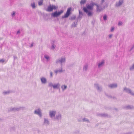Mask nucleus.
I'll list each match as a JSON object with an SVG mask.
<instances>
[{"mask_svg":"<svg viewBox=\"0 0 134 134\" xmlns=\"http://www.w3.org/2000/svg\"><path fill=\"white\" fill-rule=\"evenodd\" d=\"M94 5L96 6L97 11L99 12L100 11V10L99 9V6L96 4L94 3L93 2H92L90 4L87 5L86 7H84L83 8V9L84 11L87 14L88 16H91L92 15V12L89 11L93 10V7Z\"/></svg>","mask_w":134,"mask_h":134,"instance_id":"1","label":"nucleus"},{"mask_svg":"<svg viewBox=\"0 0 134 134\" xmlns=\"http://www.w3.org/2000/svg\"><path fill=\"white\" fill-rule=\"evenodd\" d=\"M58 8L57 6L53 5H50L48 6L46 11L50 12L53 11V10L57 9Z\"/></svg>","mask_w":134,"mask_h":134,"instance_id":"2","label":"nucleus"},{"mask_svg":"<svg viewBox=\"0 0 134 134\" xmlns=\"http://www.w3.org/2000/svg\"><path fill=\"white\" fill-rule=\"evenodd\" d=\"M63 12V10H61L60 11L58 12L56 11L54 13H52L51 14V15L52 17H57L60 15Z\"/></svg>","mask_w":134,"mask_h":134,"instance_id":"3","label":"nucleus"},{"mask_svg":"<svg viewBox=\"0 0 134 134\" xmlns=\"http://www.w3.org/2000/svg\"><path fill=\"white\" fill-rule=\"evenodd\" d=\"M71 10V8H69L68 9L67 11L66 14L62 16L63 18H66L68 17L70 14V11Z\"/></svg>","mask_w":134,"mask_h":134,"instance_id":"4","label":"nucleus"},{"mask_svg":"<svg viewBox=\"0 0 134 134\" xmlns=\"http://www.w3.org/2000/svg\"><path fill=\"white\" fill-rule=\"evenodd\" d=\"M55 112V111H52L50 112V115L51 117H52L54 116Z\"/></svg>","mask_w":134,"mask_h":134,"instance_id":"5","label":"nucleus"},{"mask_svg":"<svg viewBox=\"0 0 134 134\" xmlns=\"http://www.w3.org/2000/svg\"><path fill=\"white\" fill-rule=\"evenodd\" d=\"M35 114H38L41 116V112L39 110H37L35 111Z\"/></svg>","mask_w":134,"mask_h":134,"instance_id":"6","label":"nucleus"},{"mask_svg":"<svg viewBox=\"0 0 134 134\" xmlns=\"http://www.w3.org/2000/svg\"><path fill=\"white\" fill-rule=\"evenodd\" d=\"M123 1H119V3H116V5L117 6H118L121 5L123 3Z\"/></svg>","mask_w":134,"mask_h":134,"instance_id":"7","label":"nucleus"},{"mask_svg":"<svg viewBox=\"0 0 134 134\" xmlns=\"http://www.w3.org/2000/svg\"><path fill=\"white\" fill-rule=\"evenodd\" d=\"M41 80L42 82L44 83H45L46 82V79L44 78H42L41 79Z\"/></svg>","mask_w":134,"mask_h":134,"instance_id":"8","label":"nucleus"},{"mask_svg":"<svg viewBox=\"0 0 134 134\" xmlns=\"http://www.w3.org/2000/svg\"><path fill=\"white\" fill-rule=\"evenodd\" d=\"M43 2V0H40L38 2V5H41L42 4Z\"/></svg>","mask_w":134,"mask_h":134,"instance_id":"9","label":"nucleus"},{"mask_svg":"<svg viewBox=\"0 0 134 134\" xmlns=\"http://www.w3.org/2000/svg\"><path fill=\"white\" fill-rule=\"evenodd\" d=\"M86 0H81L80 2V4H84L86 3Z\"/></svg>","mask_w":134,"mask_h":134,"instance_id":"10","label":"nucleus"},{"mask_svg":"<svg viewBox=\"0 0 134 134\" xmlns=\"http://www.w3.org/2000/svg\"><path fill=\"white\" fill-rule=\"evenodd\" d=\"M110 86L111 88H113V87H116L117 86V85L116 84H112L110 85Z\"/></svg>","mask_w":134,"mask_h":134,"instance_id":"11","label":"nucleus"},{"mask_svg":"<svg viewBox=\"0 0 134 134\" xmlns=\"http://www.w3.org/2000/svg\"><path fill=\"white\" fill-rule=\"evenodd\" d=\"M66 88H67V86H65V85L62 86V89H63V90H64L65 89H66Z\"/></svg>","mask_w":134,"mask_h":134,"instance_id":"12","label":"nucleus"},{"mask_svg":"<svg viewBox=\"0 0 134 134\" xmlns=\"http://www.w3.org/2000/svg\"><path fill=\"white\" fill-rule=\"evenodd\" d=\"M104 63V62L103 61H102L101 63H99L98 65V66L99 67H100Z\"/></svg>","mask_w":134,"mask_h":134,"instance_id":"13","label":"nucleus"},{"mask_svg":"<svg viewBox=\"0 0 134 134\" xmlns=\"http://www.w3.org/2000/svg\"><path fill=\"white\" fill-rule=\"evenodd\" d=\"M65 59L64 58H62L60 60H59V61L61 62L62 63L63 62H64L65 61Z\"/></svg>","mask_w":134,"mask_h":134,"instance_id":"14","label":"nucleus"},{"mask_svg":"<svg viewBox=\"0 0 134 134\" xmlns=\"http://www.w3.org/2000/svg\"><path fill=\"white\" fill-rule=\"evenodd\" d=\"M58 84H57V85H53V87L54 88H57L58 87Z\"/></svg>","mask_w":134,"mask_h":134,"instance_id":"15","label":"nucleus"},{"mask_svg":"<svg viewBox=\"0 0 134 134\" xmlns=\"http://www.w3.org/2000/svg\"><path fill=\"white\" fill-rule=\"evenodd\" d=\"M31 6L33 8H35V4L34 3L32 4Z\"/></svg>","mask_w":134,"mask_h":134,"instance_id":"16","label":"nucleus"},{"mask_svg":"<svg viewBox=\"0 0 134 134\" xmlns=\"http://www.w3.org/2000/svg\"><path fill=\"white\" fill-rule=\"evenodd\" d=\"M107 19V16L106 15H104L103 16V19L104 20H105Z\"/></svg>","mask_w":134,"mask_h":134,"instance_id":"17","label":"nucleus"},{"mask_svg":"<svg viewBox=\"0 0 134 134\" xmlns=\"http://www.w3.org/2000/svg\"><path fill=\"white\" fill-rule=\"evenodd\" d=\"M134 69V64L130 68V70H131Z\"/></svg>","mask_w":134,"mask_h":134,"instance_id":"18","label":"nucleus"},{"mask_svg":"<svg viewBox=\"0 0 134 134\" xmlns=\"http://www.w3.org/2000/svg\"><path fill=\"white\" fill-rule=\"evenodd\" d=\"M45 57L47 59H48L49 58V57L47 56H45Z\"/></svg>","mask_w":134,"mask_h":134,"instance_id":"19","label":"nucleus"},{"mask_svg":"<svg viewBox=\"0 0 134 134\" xmlns=\"http://www.w3.org/2000/svg\"><path fill=\"white\" fill-rule=\"evenodd\" d=\"M122 24V22H120L118 23V25H121Z\"/></svg>","mask_w":134,"mask_h":134,"instance_id":"20","label":"nucleus"},{"mask_svg":"<svg viewBox=\"0 0 134 134\" xmlns=\"http://www.w3.org/2000/svg\"><path fill=\"white\" fill-rule=\"evenodd\" d=\"M114 28L113 27H112L111 28V31H114Z\"/></svg>","mask_w":134,"mask_h":134,"instance_id":"21","label":"nucleus"},{"mask_svg":"<svg viewBox=\"0 0 134 134\" xmlns=\"http://www.w3.org/2000/svg\"><path fill=\"white\" fill-rule=\"evenodd\" d=\"M4 61V60L3 59H2L0 60V62H3Z\"/></svg>","mask_w":134,"mask_h":134,"instance_id":"22","label":"nucleus"},{"mask_svg":"<svg viewBox=\"0 0 134 134\" xmlns=\"http://www.w3.org/2000/svg\"><path fill=\"white\" fill-rule=\"evenodd\" d=\"M15 12H13L12 14V16H13L14 15H15Z\"/></svg>","mask_w":134,"mask_h":134,"instance_id":"23","label":"nucleus"},{"mask_svg":"<svg viewBox=\"0 0 134 134\" xmlns=\"http://www.w3.org/2000/svg\"><path fill=\"white\" fill-rule=\"evenodd\" d=\"M52 48L53 49H54V46L53 45L52 46Z\"/></svg>","mask_w":134,"mask_h":134,"instance_id":"24","label":"nucleus"},{"mask_svg":"<svg viewBox=\"0 0 134 134\" xmlns=\"http://www.w3.org/2000/svg\"><path fill=\"white\" fill-rule=\"evenodd\" d=\"M104 1V0H102V3H103Z\"/></svg>","mask_w":134,"mask_h":134,"instance_id":"25","label":"nucleus"},{"mask_svg":"<svg viewBox=\"0 0 134 134\" xmlns=\"http://www.w3.org/2000/svg\"><path fill=\"white\" fill-rule=\"evenodd\" d=\"M51 76H52V73L51 72Z\"/></svg>","mask_w":134,"mask_h":134,"instance_id":"26","label":"nucleus"},{"mask_svg":"<svg viewBox=\"0 0 134 134\" xmlns=\"http://www.w3.org/2000/svg\"><path fill=\"white\" fill-rule=\"evenodd\" d=\"M109 37L110 38H111V35H109Z\"/></svg>","mask_w":134,"mask_h":134,"instance_id":"27","label":"nucleus"},{"mask_svg":"<svg viewBox=\"0 0 134 134\" xmlns=\"http://www.w3.org/2000/svg\"><path fill=\"white\" fill-rule=\"evenodd\" d=\"M20 33V31H17V33Z\"/></svg>","mask_w":134,"mask_h":134,"instance_id":"28","label":"nucleus"},{"mask_svg":"<svg viewBox=\"0 0 134 134\" xmlns=\"http://www.w3.org/2000/svg\"><path fill=\"white\" fill-rule=\"evenodd\" d=\"M129 92L130 93V92H131V91H130V90H129Z\"/></svg>","mask_w":134,"mask_h":134,"instance_id":"29","label":"nucleus"},{"mask_svg":"<svg viewBox=\"0 0 134 134\" xmlns=\"http://www.w3.org/2000/svg\"><path fill=\"white\" fill-rule=\"evenodd\" d=\"M31 46H33L32 44H32H31Z\"/></svg>","mask_w":134,"mask_h":134,"instance_id":"30","label":"nucleus"}]
</instances>
